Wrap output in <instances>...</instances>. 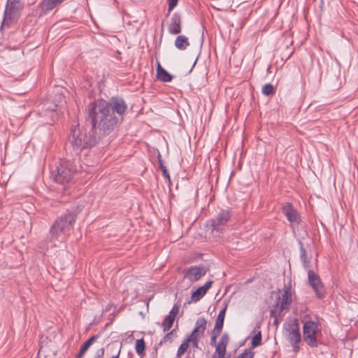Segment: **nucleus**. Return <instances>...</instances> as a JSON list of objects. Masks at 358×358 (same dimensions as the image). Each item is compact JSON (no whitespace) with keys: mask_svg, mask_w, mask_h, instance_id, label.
<instances>
[{"mask_svg":"<svg viewBox=\"0 0 358 358\" xmlns=\"http://www.w3.org/2000/svg\"><path fill=\"white\" fill-rule=\"evenodd\" d=\"M76 218L77 213L69 210L58 217L50 229L48 236L50 240L51 241L55 240L64 241L69 234Z\"/></svg>","mask_w":358,"mask_h":358,"instance_id":"f03ea898","label":"nucleus"},{"mask_svg":"<svg viewBox=\"0 0 358 358\" xmlns=\"http://www.w3.org/2000/svg\"><path fill=\"white\" fill-rule=\"evenodd\" d=\"M53 103L46 102L44 103L40 114L42 116H47L50 117V120L47 121L49 124H53L58 120V113L57 110L66 102L64 96L57 92L55 94L52 99Z\"/></svg>","mask_w":358,"mask_h":358,"instance_id":"39448f33","label":"nucleus"},{"mask_svg":"<svg viewBox=\"0 0 358 358\" xmlns=\"http://www.w3.org/2000/svg\"><path fill=\"white\" fill-rule=\"evenodd\" d=\"M255 352L250 350H245L243 352L240 354L238 358H254Z\"/></svg>","mask_w":358,"mask_h":358,"instance_id":"c756f323","label":"nucleus"},{"mask_svg":"<svg viewBox=\"0 0 358 358\" xmlns=\"http://www.w3.org/2000/svg\"><path fill=\"white\" fill-rule=\"evenodd\" d=\"M127 109L125 101L120 96L90 102L85 108V120L90 128L79 124L72 127L65 145L66 151L73 157H78L83 150L95 146L102 137L111 134L123 122Z\"/></svg>","mask_w":358,"mask_h":358,"instance_id":"f257e3e1","label":"nucleus"},{"mask_svg":"<svg viewBox=\"0 0 358 358\" xmlns=\"http://www.w3.org/2000/svg\"><path fill=\"white\" fill-rule=\"evenodd\" d=\"M229 342V336L227 333L222 334L218 343L215 345V351L212 358H225L226 349Z\"/></svg>","mask_w":358,"mask_h":358,"instance_id":"4468645a","label":"nucleus"},{"mask_svg":"<svg viewBox=\"0 0 358 358\" xmlns=\"http://www.w3.org/2000/svg\"><path fill=\"white\" fill-rule=\"evenodd\" d=\"M308 280L310 286L315 292L319 299H323L325 296V289L320 276L313 270L308 271Z\"/></svg>","mask_w":358,"mask_h":358,"instance_id":"9d476101","label":"nucleus"},{"mask_svg":"<svg viewBox=\"0 0 358 358\" xmlns=\"http://www.w3.org/2000/svg\"><path fill=\"white\" fill-rule=\"evenodd\" d=\"M299 244L300 250V259L303 263V266L306 269L309 268L310 266V261L307 256L306 249L304 248L303 243L301 241H299Z\"/></svg>","mask_w":358,"mask_h":358,"instance_id":"412c9836","label":"nucleus"},{"mask_svg":"<svg viewBox=\"0 0 358 358\" xmlns=\"http://www.w3.org/2000/svg\"><path fill=\"white\" fill-rule=\"evenodd\" d=\"M135 350L138 355H143L145 350V343L143 338L137 339L136 341Z\"/></svg>","mask_w":358,"mask_h":358,"instance_id":"b1692460","label":"nucleus"},{"mask_svg":"<svg viewBox=\"0 0 358 358\" xmlns=\"http://www.w3.org/2000/svg\"><path fill=\"white\" fill-rule=\"evenodd\" d=\"M319 329V324L311 320L303 322V340L310 348H317L321 343L317 339V331Z\"/></svg>","mask_w":358,"mask_h":358,"instance_id":"6e6552de","label":"nucleus"},{"mask_svg":"<svg viewBox=\"0 0 358 358\" xmlns=\"http://www.w3.org/2000/svg\"><path fill=\"white\" fill-rule=\"evenodd\" d=\"M174 320H175L173 318H171V317L167 315L162 322L163 331H169L171 328Z\"/></svg>","mask_w":358,"mask_h":358,"instance_id":"a878e982","label":"nucleus"},{"mask_svg":"<svg viewBox=\"0 0 358 358\" xmlns=\"http://www.w3.org/2000/svg\"><path fill=\"white\" fill-rule=\"evenodd\" d=\"M262 343V333L261 331H258L257 334H256L252 339L251 341V346L252 348H256L259 345H260Z\"/></svg>","mask_w":358,"mask_h":358,"instance_id":"cd10ccee","label":"nucleus"},{"mask_svg":"<svg viewBox=\"0 0 358 358\" xmlns=\"http://www.w3.org/2000/svg\"><path fill=\"white\" fill-rule=\"evenodd\" d=\"M199 336L189 334L187 337L182 341V343L179 346L177 350L176 358H181V356L185 353L187 349L189 347L190 343L192 347L194 348H199Z\"/></svg>","mask_w":358,"mask_h":358,"instance_id":"f8f14e48","label":"nucleus"},{"mask_svg":"<svg viewBox=\"0 0 358 358\" xmlns=\"http://www.w3.org/2000/svg\"><path fill=\"white\" fill-rule=\"evenodd\" d=\"M66 0H42L38 4V8L43 13H47L54 8L59 7Z\"/></svg>","mask_w":358,"mask_h":358,"instance_id":"dca6fc26","label":"nucleus"},{"mask_svg":"<svg viewBox=\"0 0 358 358\" xmlns=\"http://www.w3.org/2000/svg\"><path fill=\"white\" fill-rule=\"evenodd\" d=\"M157 159H158V162H159V168H160L161 171L163 173V176L166 178H167L169 182H171V178H170L169 173L168 170L166 169V166L164 165V161L162 160V156H161V155L159 153V155L157 156Z\"/></svg>","mask_w":358,"mask_h":358,"instance_id":"393cba45","label":"nucleus"},{"mask_svg":"<svg viewBox=\"0 0 358 358\" xmlns=\"http://www.w3.org/2000/svg\"><path fill=\"white\" fill-rule=\"evenodd\" d=\"M182 17L178 13H174L171 18V22L169 25V31L171 34H178L182 29Z\"/></svg>","mask_w":358,"mask_h":358,"instance_id":"2eb2a0df","label":"nucleus"},{"mask_svg":"<svg viewBox=\"0 0 358 358\" xmlns=\"http://www.w3.org/2000/svg\"><path fill=\"white\" fill-rule=\"evenodd\" d=\"M173 76L171 75L165 69H164L159 62H157V80L164 82L168 83L171 82L173 79Z\"/></svg>","mask_w":358,"mask_h":358,"instance_id":"a211bd4d","label":"nucleus"},{"mask_svg":"<svg viewBox=\"0 0 358 358\" xmlns=\"http://www.w3.org/2000/svg\"><path fill=\"white\" fill-rule=\"evenodd\" d=\"M141 358H143V357H141Z\"/></svg>","mask_w":358,"mask_h":358,"instance_id":"4c0bfd02","label":"nucleus"},{"mask_svg":"<svg viewBox=\"0 0 358 358\" xmlns=\"http://www.w3.org/2000/svg\"><path fill=\"white\" fill-rule=\"evenodd\" d=\"M227 310V306H225L220 312L215 321L214 329L217 331H221L223 328L225 313Z\"/></svg>","mask_w":358,"mask_h":358,"instance_id":"5701e85b","label":"nucleus"},{"mask_svg":"<svg viewBox=\"0 0 358 358\" xmlns=\"http://www.w3.org/2000/svg\"><path fill=\"white\" fill-rule=\"evenodd\" d=\"M282 312H280V310L278 309V313H276V310L271 309L270 310V316L273 318H274L273 324L275 326L278 325V317L280 316Z\"/></svg>","mask_w":358,"mask_h":358,"instance_id":"c85d7f7f","label":"nucleus"},{"mask_svg":"<svg viewBox=\"0 0 358 358\" xmlns=\"http://www.w3.org/2000/svg\"><path fill=\"white\" fill-rule=\"evenodd\" d=\"M169 3L168 8V15L173 10V8L177 6L178 0H167Z\"/></svg>","mask_w":358,"mask_h":358,"instance_id":"2f4dec72","label":"nucleus"},{"mask_svg":"<svg viewBox=\"0 0 358 358\" xmlns=\"http://www.w3.org/2000/svg\"><path fill=\"white\" fill-rule=\"evenodd\" d=\"M24 8L22 0H7L1 30L4 26L8 27L13 20H17Z\"/></svg>","mask_w":358,"mask_h":358,"instance_id":"423d86ee","label":"nucleus"},{"mask_svg":"<svg viewBox=\"0 0 358 358\" xmlns=\"http://www.w3.org/2000/svg\"><path fill=\"white\" fill-rule=\"evenodd\" d=\"M278 301L275 305V308L279 309L280 312L289 309L292 303V291L290 285L285 287L282 296H278Z\"/></svg>","mask_w":358,"mask_h":358,"instance_id":"ddd939ff","label":"nucleus"},{"mask_svg":"<svg viewBox=\"0 0 358 358\" xmlns=\"http://www.w3.org/2000/svg\"><path fill=\"white\" fill-rule=\"evenodd\" d=\"M213 281L210 280L207 281L203 286H201L197 288L194 292L192 293V300L194 302L199 301L201 298H203L208 290L211 287Z\"/></svg>","mask_w":358,"mask_h":358,"instance_id":"f3484780","label":"nucleus"},{"mask_svg":"<svg viewBox=\"0 0 358 358\" xmlns=\"http://www.w3.org/2000/svg\"><path fill=\"white\" fill-rule=\"evenodd\" d=\"M189 45L187 37L180 35L175 40V46L180 50H185Z\"/></svg>","mask_w":358,"mask_h":358,"instance_id":"4be33fe9","label":"nucleus"},{"mask_svg":"<svg viewBox=\"0 0 358 358\" xmlns=\"http://www.w3.org/2000/svg\"><path fill=\"white\" fill-rule=\"evenodd\" d=\"M274 93L275 90L271 84L267 83L263 86L262 94H264L265 96H271L273 95Z\"/></svg>","mask_w":358,"mask_h":358,"instance_id":"bb28decb","label":"nucleus"},{"mask_svg":"<svg viewBox=\"0 0 358 358\" xmlns=\"http://www.w3.org/2000/svg\"><path fill=\"white\" fill-rule=\"evenodd\" d=\"M175 329L171 331L169 333H167L163 338V341L160 342V344H162L163 342L165 343L168 341L171 342V336L174 334Z\"/></svg>","mask_w":358,"mask_h":358,"instance_id":"72a5a7b5","label":"nucleus"},{"mask_svg":"<svg viewBox=\"0 0 358 358\" xmlns=\"http://www.w3.org/2000/svg\"><path fill=\"white\" fill-rule=\"evenodd\" d=\"M207 270L203 265L190 266L182 271L183 278L187 279L190 282H195L206 274Z\"/></svg>","mask_w":358,"mask_h":358,"instance_id":"1a4fd4ad","label":"nucleus"},{"mask_svg":"<svg viewBox=\"0 0 358 358\" xmlns=\"http://www.w3.org/2000/svg\"><path fill=\"white\" fill-rule=\"evenodd\" d=\"M221 333V331H217L216 329H213V332H212V336H211V338H210V345H217L216 343V339H217V337L220 335V334Z\"/></svg>","mask_w":358,"mask_h":358,"instance_id":"7c9ffc66","label":"nucleus"},{"mask_svg":"<svg viewBox=\"0 0 358 358\" xmlns=\"http://www.w3.org/2000/svg\"><path fill=\"white\" fill-rule=\"evenodd\" d=\"M99 337V335L96 334L93 335L90 338H88L80 347V349L76 356V358H82L84 356L85 352L98 339Z\"/></svg>","mask_w":358,"mask_h":358,"instance_id":"aec40b11","label":"nucleus"},{"mask_svg":"<svg viewBox=\"0 0 358 358\" xmlns=\"http://www.w3.org/2000/svg\"><path fill=\"white\" fill-rule=\"evenodd\" d=\"M285 336L292 347L293 352L296 354L300 349V343L301 342V335L300 333V326L299 320L294 319L285 327Z\"/></svg>","mask_w":358,"mask_h":358,"instance_id":"0eeeda50","label":"nucleus"},{"mask_svg":"<svg viewBox=\"0 0 358 358\" xmlns=\"http://www.w3.org/2000/svg\"><path fill=\"white\" fill-rule=\"evenodd\" d=\"M207 320L201 317H199L195 323V327L191 334L201 336L203 335L206 329Z\"/></svg>","mask_w":358,"mask_h":358,"instance_id":"6ab92c4d","label":"nucleus"},{"mask_svg":"<svg viewBox=\"0 0 358 358\" xmlns=\"http://www.w3.org/2000/svg\"><path fill=\"white\" fill-rule=\"evenodd\" d=\"M231 217V214L229 209H221L214 217L207 222V227L211 231V234L219 236L225 231Z\"/></svg>","mask_w":358,"mask_h":358,"instance_id":"20e7f679","label":"nucleus"},{"mask_svg":"<svg viewBox=\"0 0 358 358\" xmlns=\"http://www.w3.org/2000/svg\"><path fill=\"white\" fill-rule=\"evenodd\" d=\"M179 311V307L176 305H174L171 311L169 312V314L168 316L171 317V318L176 319V317L177 316Z\"/></svg>","mask_w":358,"mask_h":358,"instance_id":"473e14b6","label":"nucleus"},{"mask_svg":"<svg viewBox=\"0 0 358 358\" xmlns=\"http://www.w3.org/2000/svg\"><path fill=\"white\" fill-rule=\"evenodd\" d=\"M104 355V348H101V349L96 351V355L94 358H103Z\"/></svg>","mask_w":358,"mask_h":358,"instance_id":"f704fd0d","label":"nucleus"},{"mask_svg":"<svg viewBox=\"0 0 358 358\" xmlns=\"http://www.w3.org/2000/svg\"><path fill=\"white\" fill-rule=\"evenodd\" d=\"M120 353V350H119L118 354L116 356H114L112 358H119Z\"/></svg>","mask_w":358,"mask_h":358,"instance_id":"c9c22d12","label":"nucleus"},{"mask_svg":"<svg viewBox=\"0 0 358 358\" xmlns=\"http://www.w3.org/2000/svg\"><path fill=\"white\" fill-rule=\"evenodd\" d=\"M282 212L290 223V227H298L301 220L299 212L290 203H286L282 208Z\"/></svg>","mask_w":358,"mask_h":358,"instance_id":"9b49d317","label":"nucleus"},{"mask_svg":"<svg viewBox=\"0 0 358 358\" xmlns=\"http://www.w3.org/2000/svg\"><path fill=\"white\" fill-rule=\"evenodd\" d=\"M78 169L76 164V159L73 161L61 160L59 165L51 171L50 178L59 184L69 183L72 180Z\"/></svg>","mask_w":358,"mask_h":358,"instance_id":"7ed1b4c3","label":"nucleus"},{"mask_svg":"<svg viewBox=\"0 0 358 358\" xmlns=\"http://www.w3.org/2000/svg\"><path fill=\"white\" fill-rule=\"evenodd\" d=\"M185 358H195V357H194V356L191 357V356H189V355L188 354V355L185 357Z\"/></svg>","mask_w":358,"mask_h":358,"instance_id":"e433bc0d","label":"nucleus"}]
</instances>
